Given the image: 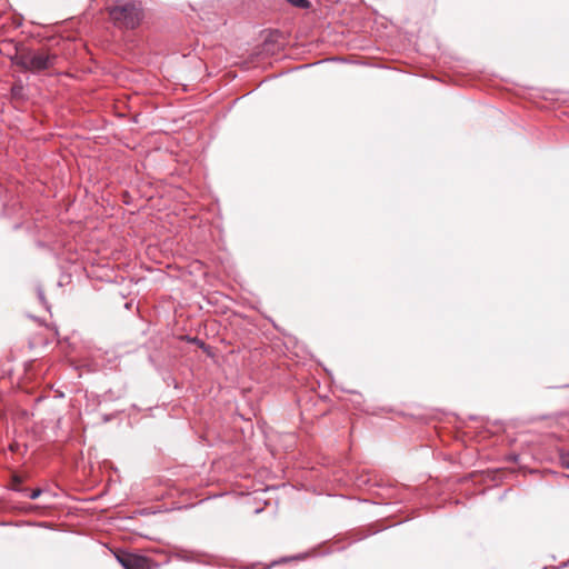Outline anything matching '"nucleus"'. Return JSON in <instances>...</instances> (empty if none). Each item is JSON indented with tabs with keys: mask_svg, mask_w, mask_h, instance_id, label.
I'll return each mask as SVG.
<instances>
[{
	"mask_svg": "<svg viewBox=\"0 0 569 569\" xmlns=\"http://www.w3.org/2000/svg\"><path fill=\"white\" fill-rule=\"evenodd\" d=\"M30 48L23 43H17L14 52L9 56L11 63L26 71Z\"/></svg>",
	"mask_w": 569,
	"mask_h": 569,
	"instance_id": "obj_5",
	"label": "nucleus"
},
{
	"mask_svg": "<svg viewBox=\"0 0 569 569\" xmlns=\"http://www.w3.org/2000/svg\"><path fill=\"white\" fill-rule=\"evenodd\" d=\"M346 392H349V393H356V391L353 390H345Z\"/></svg>",
	"mask_w": 569,
	"mask_h": 569,
	"instance_id": "obj_16",
	"label": "nucleus"
},
{
	"mask_svg": "<svg viewBox=\"0 0 569 569\" xmlns=\"http://www.w3.org/2000/svg\"><path fill=\"white\" fill-rule=\"evenodd\" d=\"M291 558H281L280 560H276V561H272L270 566H267L264 569H269L271 566H276L278 563H281V562H287L289 561Z\"/></svg>",
	"mask_w": 569,
	"mask_h": 569,
	"instance_id": "obj_13",
	"label": "nucleus"
},
{
	"mask_svg": "<svg viewBox=\"0 0 569 569\" xmlns=\"http://www.w3.org/2000/svg\"><path fill=\"white\" fill-rule=\"evenodd\" d=\"M10 97L16 101H26L27 94L21 80H17L10 88Z\"/></svg>",
	"mask_w": 569,
	"mask_h": 569,
	"instance_id": "obj_6",
	"label": "nucleus"
},
{
	"mask_svg": "<svg viewBox=\"0 0 569 569\" xmlns=\"http://www.w3.org/2000/svg\"><path fill=\"white\" fill-rule=\"evenodd\" d=\"M174 557L186 562H197L206 566L214 565L213 556L199 551H190L183 548H178L174 552Z\"/></svg>",
	"mask_w": 569,
	"mask_h": 569,
	"instance_id": "obj_4",
	"label": "nucleus"
},
{
	"mask_svg": "<svg viewBox=\"0 0 569 569\" xmlns=\"http://www.w3.org/2000/svg\"><path fill=\"white\" fill-rule=\"evenodd\" d=\"M110 393H111V391L106 392V393L103 395V399H104V400H109V399H110Z\"/></svg>",
	"mask_w": 569,
	"mask_h": 569,
	"instance_id": "obj_15",
	"label": "nucleus"
},
{
	"mask_svg": "<svg viewBox=\"0 0 569 569\" xmlns=\"http://www.w3.org/2000/svg\"><path fill=\"white\" fill-rule=\"evenodd\" d=\"M107 10L113 24L120 29L133 30L144 18V9L140 0H116Z\"/></svg>",
	"mask_w": 569,
	"mask_h": 569,
	"instance_id": "obj_1",
	"label": "nucleus"
},
{
	"mask_svg": "<svg viewBox=\"0 0 569 569\" xmlns=\"http://www.w3.org/2000/svg\"><path fill=\"white\" fill-rule=\"evenodd\" d=\"M182 340H184L188 343L197 346L199 349H201L203 352H206L208 356H212L211 353V347L207 345L202 339L198 337H192L189 335H186L181 337Z\"/></svg>",
	"mask_w": 569,
	"mask_h": 569,
	"instance_id": "obj_7",
	"label": "nucleus"
},
{
	"mask_svg": "<svg viewBox=\"0 0 569 569\" xmlns=\"http://www.w3.org/2000/svg\"><path fill=\"white\" fill-rule=\"evenodd\" d=\"M291 6L299 8V9H308L310 7L309 0H286Z\"/></svg>",
	"mask_w": 569,
	"mask_h": 569,
	"instance_id": "obj_10",
	"label": "nucleus"
},
{
	"mask_svg": "<svg viewBox=\"0 0 569 569\" xmlns=\"http://www.w3.org/2000/svg\"><path fill=\"white\" fill-rule=\"evenodd\" d=\"M37 296H38V299H39L40 303H41V305H42L47 310H49V309H50V307H49L48 301H47V299H46L44 291H43V289H42L40 286H39V287H37Z\"/></svg>",
	"mask_w": 569,
	"mask_h": 569,
	"instance_id": "obj_11",
	"label": "nucleus"
},
{
	"mask_svg": "<svg viewBox=\"0 0 569 569\" xmlns=\"http://www.w3.org/2000/svg\"><path fill=\"white\" fill-rule=\"evenodd\" d=\"M117 560L123 569H150V559L142 555L120 552Z\"/></svg>",
	"mask_w": 569,
	"mask_h": 569,
	"instance_id": "obj_3",
	"label": "nucleus"
},
{
	"mask_svg": "<svg viewBox=\"0 0 569 569\" xmlns=\"http://www.w3.org/2000/svg\"><path fill=\"white\" fill-rule=\"evenodd\" d=\"M111 419H112V416H110V415L103 416V422H109V421H111Z\"/></svg>",
	"mask_w": 569,
	"mask_h": 569,
	"instance_id": "obj_14",
	"label": "nucleus"
},
{
	"mask_svg": "<svg viewBox=\"0 0 569 569\" xmlns=\"http://www.w3.org/2000/svg\"><path fill=\"white\" fill-rule=\"evenodd\" d=\"M58 56L49 50H36L30 48L26 71L39 73L52 68Z\"/></svg>",
	"mask_w": 569,
	"mask_h": 569,
	"instance_id": "obj_2",
	"label": "nucleus"
},
{
	"mask_svg": "<svg viewBox=\"0 0 569 569\" xmlns=\"http://www.w3.org/2000/svg\"><path fill=\"white\" fill-rule=\"evenodd\" d=\"M565 387H569V383L565 385Z\"/></svg>",
	"mask_w": 569,
	"mask_h": 569,
	"instance_id": "obj_18",
	"label": "nucleus"
},
{
	"mask_svg": "<svg viewBox=\"0 0 569 569\" xmlns=\"http://www.w3.org/2000/svg\"><path fill=\"white\" fill-rule=\"evenodd\" d=\"M1 214H2V216H4V214H6V207H3V210H2V212H1Z\"/></svg>",
	"mask_w": 569,
	"mask_h": 569,
	"instance_id": "obj_17",
	"label": "nucleus"
},
{
	"mask_svg": "<svg viewBox=\"0 0 569 569\" xmlns=\"http://www.w3.org/2000/svg\"><path fill=\"white\" fill-rule=\"evenodd\" d=\"M559 460L563 468L569 469V450H559Z\"/></svg>",
	"mask_w": 569,
	"mask_h": 569,
	"instance_id": "obj_9",
	"label": "nucleus"
},
{
	"mask_svg": "<svg viewBox=\"0 0 569 569\" xmlns=\"http://www.w3.org/2000/svg\"><path fill=\"white\" fill-rule=\"evenodd\" d=\"M22 482H23V478L18 475V473H13L12 477H11V486H10V489L12 491H16V492H19V493H27L28 492V488L23 487L22 486Z\"/></svg>",
	"mask_w": 569,
	"mask_h": 569,
	"instance_id": "obj_8",
	"label": "nucleus"
},
{
	"mask_svg": "<svg viewBox=\"0 0 569 569\" xmlns=\"http://www.w3.org/2000/svg\"><path fill=\"white\" fill-rule=\"evenodd\" d=\"M42 493V490L41 489H34L32 491H29L27 493H23L24 496H28L31 500H36L38 499Z\"/></svg>",
	"mask_w": 569,
	"mask_h": 569,
	"instance_id": "obj_12",
	"label": "nucleus"
}]
</instances>
